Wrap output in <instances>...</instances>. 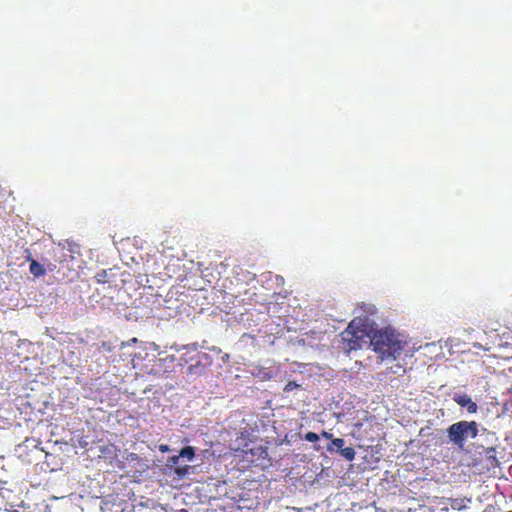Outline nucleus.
I'll list each match as a JSON object with an SVG mask.
<instances>
[{
    "mask_svg": "<svg viewBox=\"0 0 512 512\" xmlns=\"http://www.w3.org/2000/svg\"><path fill=\"white\" fill-rule=\"evenodd\" d=\"M371 345L381 360H396L407 346V342L395 330L385 328L373 333Z\"/></svg>",
    "mask_w": 512,
    "mask_h": 512,
    "instance_id": "nucleus-1",
    "label": "nucleus"
},
{
    "mask_svg": "<svg viewBox=\"0 0 512 512\" xmlns=\"http://www.w3.org/2000/svg\"><path fill=\"white\" fill-rule=\"evenodd\" d=\"M340 336V348L347 354L361 349L369 340L371 341L372 337L370 336L368 325L360 317H355Z\"/></svg>",
    "mask_w": 512,
    "mask_h": 512,
    "instance_id": "nucleus-2",
    "label": "nucleus"
},
{
    "mask_svg": "<svg viewBox=\"0 0 512 512\" xmlns=\"http://www.w3.org/2000/svg\"><path fill=\"white\" fill-rule=\"evenodd\" d=\"M449 441L458 449L463 450L466 441L474 439L478 435V423L476 421L461 420L451 424L447 430Z\"/></svg>",
    "mask_w": 512,
    "mask_h": 512,
    "instance_id": "nucleus-3",
    "label": "nucleus"
},
{
    "mask_svg": "<svg viewBox=\"0 0 512 512\" xmlns=\"http://www.w3.org/2000/svg\"><path fill=\"white\" fill-rule=\"evenodd\" d=\"M276 369L273 365L264 367L260 365L254 366L252 375L258 378L260 381H268L274 377Z\"/></svg>",
    "mask_w": 512,
    "mask_h": 512,
    "instance_id": "nucleus-4",
    "label": "nucleus"
},
{
    "mask_svg": "<svg viewBox=\"0 0 512 512\" xmlns=\"http://www.w3.org/2000/svg\"><path fill=\"white\" fill-rule=\"evenodd\" d=\"M332 445L335 446V448L338 449V452L340 455L345 458L347 461H353L355 459V450L352 447H343L345 444L344 439L342 438H333Z\"/></svg>",
    "mask_w": 512,
    "mask_h": 512,
    "instance_id": "nucleus-5",
    "label": "nucleus"
},
{
    "mask_svg": "<svg viewBox=\"0 0 512 512\" xmlns=\"http://www.w3.org/2000/svg\"><path fill=\"white\" fill-rule=\"evenodd\" d=\"M454 402L459 406L465 407L469 413H476L478 406L467 394H455L453 397Z\"/></svg>",
    "mask_w": 512,
    "mask_h": 512,
    "instance_id": "nucleus-6",
    "label": "nucleus"
},
{
    "mask_svg": "<svg viewBox=\"0 0 512 512\" xmlns=\"http://www.w3.org/2000/svg\"><path fill=\"white\" fill-rule=\"evenodd\" d=\"M26 261L30 263L29 270L34 277L39 278L46 274L45 266L36 261L31 254L26 257Z\"/></svg>",
    "mask_w": 512,
    "mask_h": 512,
    "instance_id": "nucleus-7",
    "label": "nucleus"
},
{
    "mask_svg": "<svg viewBox=\"0 0 512 512\" xmlns=\"http://www.w3.org/2000/svg\"><path fill=\"white\" fill-rule=\"evenodd\" d=\"M115 274L113 273V269H103L97 272L94 276V279L99 284H110L115 281Z\"/></svg>",
    "mask_w": 512,
    "mask_h": 512,
    "instance_id": "nucleus-8",
    "label": "nucleus"
},
{
    "mask_svg": "<svg viewBox=\"0 0 512 512\" xmlns=\"http://www.w3.org/2000/svg\"><path fill=\"white\" fill-rule=\"evenodd\" d=\"M179 456L191 461L195 456V449L192 446H186L180 450Z\"/></svg>",
    "mask_w": 512,
    "mask_h": 512,
    "instance_id": "nucleus-9",
    "label": "nucleus"
},
{
    "mask_svg": "<svg viewBox=\"0 0 512 512\" xmlns=\"http://www.w3.org/2000/svg\"><path fill=\"white\" fill-rule=\"evenodd\" d=\"M464 500L461 498L452 499L450 502V505L453 509L461 510L465 508V505L463 504Z\"/></svg>",
    "mask_w": 512,
    "mask_h": 512,
    "instance_id": "nucleus-10",
    "label": "nucleus"
},
{
    "mask_svg": "<svg viewBox=\"0 0 512 512\" xmlns=\"http://www.w3.org/2000/svg\"><path fill=\"white\" fill-rule=\"evenodd\" d=\"M319 435L315 432H307L305 435H304V439L308 442H311V443H314V442H317L319 440Z\"/></svg>",
    "mask_w": 512,
    "mask_h": 512,
    "instance_id": "nucleus-11",
    "label": "nucleus"
},
{
    "mask_svg": "<svg viewBox=\"0 0 512 512\" xmlns=\"http://www.w3.org/2000/svg\"><path fill=\"white\" fill-rule=\"evenodd\" d=\"M299 387H300V385H299L298 383H296L295 381H289V382L285 385V387H284L283 391H284V392H290V391H292V390H294V389H298Z\"/></svg>",
    "mask_w": 512,
    "mask_h": 512,
    "instance_id": "nucleus-12",
    "label": "nucleus"
},
{
    "mask_svg": "<svg viewBox=\"0 0 512 512\" xmlns=\"http://www.w3.org/2000/svg\"><path fill=\"white\" fill-rule=\"evenodd\" d=\"M321 436H322L323 438H325V439H330V440H332V439H333V434H332V433H330V432H328V431H326V430H322V432H321Z\"/></svg>",
    "mask_w": 512,
    "mask_h": 512,
    "instance_id": "nucleus-13",
    "label": "nucleus"
},
{
    "mask_svg": "<svg viewBox=\"0 0 512 512\" xmlns=\"http://www.w3.org/2000/svg\"><path fill=\"white\" fill-rule=\"evenodd\" d=\"M242 340H245V339H250L251 341H255V336L251 335V334H248V333H244L241 337Z\"/></svg>",
    "mask_w": 512,
    "mask_h": 512,
    "instance_id": "nucleus-14",
    "label": "nucleus"
},
{
    "mask_svg": "<svg viewBox=\"0 0 512 512\" xmlns=\"http://www.w3.org/2000/svg\"><path fill=\"white\" fill-rule=\"evenodd\" d=\"M46 268V271L48 270L49 272H53L56 268V266L54 264H48Z\"/></svg>",
    "mask_w": 512,
    "mask_h": 512,
    "instance_id": "nucleus-15",
    "label": "nucleus"
},
{
    "mask_svg": "<svg viewBox=\"0 0 512 512\" xmlns=\"http://www.w3.org/2000/svg\"><path fill=\"white\" fill-rule=\"evenodd\" d=\"M326 449H327L328 452H333L334 451L335 446L332 445V441L327 445Z\"/></svg>",
    "mask_w": 512,
    "mask_h": 512,
    "instance_id": "nucleus-16",
    "label": "nucleus"
},
{
    "mask_svg": "<svg viewBox=\"0 0 512 512\" xmlns=\"http://www.w3.org/2000/svg\"><path fill=\"white\" fill-rule=\"evenodd\" d=\"M179 458H180V456L177 455V456L171 457L170 460H171L172 463L176 464L178 462Z\"/></svg>",
    "mask_w": 512,
    "mask_h": 512,
    "instance_id": "nucleus-17",
    "label": "nucleus"
},
{
    "mask_svg": "<svg viewBox=\"0 0 512 512\" xmlns=\"http://www.w3.org/2000/svg\"><path fill=\"white\" fill-rule=\"evenodd\" d=\"M168 449H169V448H168V446H167V445H161V446H160V451H161V452H166V451H168Z\"/></svg>",
    "mask_w": 512,
    "mask_h": 512,
    "instance_id": "nucleus-18",
    "label": "nucleus"
},
{
    "mask_svg": "<svg viewBox=\"0 0 512 512\" xmlns=\"http://www.w3.org/2000/svg\"><path fill=\"white\" fill-rule=\"evenodd\" d=\"M185 471H186L185 469H180V468H179V469H177V471H176V472H177L179 475H182V474H184V473H185Z\"/></svg>",
    "mask_w": 512,
    "mask_h": 512,
    "instance_id": "nucleus-19",
    "label": "nucleus"
},
{
    "mask_svg": "<svg viewBox=\"0 0 512 512\" xmlns=\"http://www.w3.org/2000/svg\"><path fill=\"white\" fill-rule=\"evenodd\" d=\"M108 449H109V447H108V446H104V447H102V448H101V452H103V453H104V452H106Z\"/></svg>",
    "mask_w": 512,
    "mask_h": 512,
    "instance_id": "nucleus-20",
    "label": "nucleus"
},
{
    "mask_svg": "<svg viewBox=\"0 0 512 512\" xmlns=\"http://www.w3.org/2000/svg\"><path fill=\"white\" fill-rule=\"evenodd\" d=\"M178 512H189V511L187 509H185V508H182Z\"/></svg>",
    "mask_w": 512,
    "mask_h": 512,
    "instance_id": "nucleus-21",
    "label": "nucleus"
},
{
    "mask_svg": "<svg viewBox=\"0 0 512 512\" xmlns=\"http://www.w3.org/2000/svg\"><path fill=\"white\" fill-rule=\"evenodd\" d=\"M314 449H315L316 451H318V450L320 449V447H319V446H315V447H314Z\"/></svg>",
    "mask_w": 512,
    "mask_h": 512,
    "instance_id": "nucleus-22",
    "label": "nucleus"
}]
</instances>
